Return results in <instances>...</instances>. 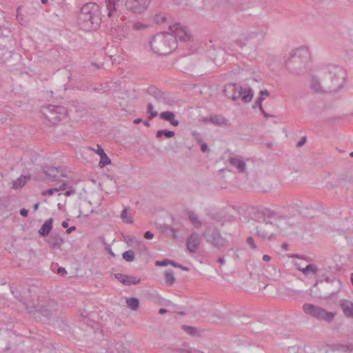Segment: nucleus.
Instances as JSON below:
<instances>
[{"label": "nucleus", "mask_w": 353, "mask_h": 353, "mask_svg": "<svg viewBox=\"0 0 353 353\" xmlns=\"http://www.w3.org/2000/svg\"><path fill=\"white\" fill-rule=\"evenodd\" d=\"M42 113L50 123L56 124L65 117L67 110L62 105L49 104L43 107Z\"/></svg>", "instance_id": "8"}, {"label": "nucleus", "mask_w": 353, "mask_h": 353, "mask_svg": "<svg viewBox=\"0 0 353 353\" xmlns=\"http://www.w3.org/2000/svg\"><path fill=\"white\" fill-rule=\"evenodd\" d=\"M151 50L159 55L170 54L177 48L176 39L172 34L159 32L152 39Z\"/></svg>", "instance_id": "2"}, {"label": "nucleus", "mask_w": 353, "mask_h": 353, "mask_svg": "<svg viewBox=\"0 0 353 353\" xmlns=\"http://www.w3.org/2000/svg\"><path fill=\"white\" fill-rule=\"evenodd\" d=\"M340 307L345 316L347 318H353V303L347 300H341Z\"/></svg>", "instance_id": "17"}, {"label": "nucleus", "mask_w": 353, "mask_h": 353, "mask_svg": "<svg viewBox=\"0 0 353 353\" xmlns=\"http://www.w3.org/2000/svg\"><path fill=\"white\" fill-rule=\"evenodd\" d=\"M45 175L51 181H61L63 177H66L67 174L62 167H54L46 165L43 170Z\"/></svg>", "instance_id": "9"}, {"label": "nucleus", "mask_w": 353, "mask_h": 353, "mask_svg": "<svg viewBox=\"0 0 353 353\" xmlns=\"http://www.w3.org/2000/svg\"><path fill=\"white\" fill-rule=\"evenodd\" d=\"M311 63V54L309 48L305 46H301L292 50L289 56L283 61V64L307 65Z\"/></svg>", "instance_id": "5"}, {"label": "nucleus", "mask_w": 353, "mask_h": 353, "mask_svg": "<svg viewBox=\"0 0 353 353\" xmlns=\"http://www.w3.org/2000/svg\"><path fill=\"white\" fill-rule=\"evenodd\" d=\"M203 236L208 244L218 250L223 251L229 245V241L221 236L220 231L214 226H208Z\"/></svg>", "instance_id": "6"}, {"label": "nucleus", "mask_w": 353, "mask_h": 353, "mask_svg": "<svg viewBox=\"0 0 353 353\" xmlns=\"http://www.w3.org/2000/svg\"><path fill=\"white\" fill-rule=\"evenodd\" d=\"M160 314H165L168 312V310L165 308H161L159 311Z\"/></svg>", "instance_id": "62"}, {"label": "nucleus", "mask_w": 353, "mask_h": 353, "mask_svg": "<svg viewBox=\"0 0 353 353\" xmlns=\"http://www.w3.org/2000/svg\"><path fill=\"white\" fill-rule=\"evenodd\" d=\"M150 3V0H126L127 10L133 13L141 14L145 11Z\"/></svg>", "instance_id": "10"}, {"label": "nucleus", "mask_w": 353, "mask_h": 353, "mask_svg": "<svg viewBox=\"0 0 353 353\" xmlns=\"http://www.w3.org/2000/svg\"><path fill=\"white\" fill-rule=\"evenodd\" d=\"M76 230V227L75 226H72L70 228H69L67 230H66V233L67 234H70L72 233L73 231H74Z\"/></svg>", "instance_id": "59"}, {"label": "nucleus", "mask_w": 353, "mask_h": 353, "mask_svg": "<svg viewBox=\"0 0 353 353\" xmlns=\"http://www.w3.org/2000/svg\"><path fill=\"white\" fill-rule=\"evenodd\" d=\"M97 149L96 150V153L98 154L100 157L105 154L103 149L101 147V145H97Z\"/></svg>", "instance_id": "53"}, {"label": "nucleus", "mask_w": 353, "mask_h": 353, "mask_svg": "<svg viewBox=\"0 0 353 353\" xmlns=\"http://www.w3.org/2000/svg\"><path fill=\"white\" fill-rule=\"evenodd\" d=\"M336 72H334V77L332 81H336V84L338 87H341L345 81V72L343 68H336Z\"/></svg>", "instance_id": "18"}, {"label": "nucleus", "mask_w": 353, "mask_h": 353, "mask_svg": "<svg viewBox=\"0 0 353 353\" xmlns=\"http://www.w3.org/2000/svg\"><path fill=\"white\" fill-rule=\"evenodd\" d=\"M332 350L344 353H353V345L336 343L332 345Z\"/></svg>", "instance_id": "23"}, {"label": "nucleus", "mask_w": 353, "mask_h": 353, "mask_svg": "<svg viewBox=\"0 0 353 353\" xmlns=\"http://www.w3.org/2000/svg\"><path fill=\"white\" fill-rule=\"evenodd\" d=\"M275 215V212L265 208H256L254 212V220L259 224L256 226V234L263 239H270L274 235L272 229L274 227L273 223L267 220Z\"/></svg>", "instance_id": "1"}, {"label": "nucleus", "mask_w": 353, "mask_h": 353, "mask_svg": "<svg viewBox=\"0 0 353 353\" xmlns=\"http://www.w3.org/2000/svg\"><path fill=\"white\" fill-rule=\"evenodd\" d=\"M146 92L153 97L159 103H169L171 101L168 93L159 90L155 86H150Z\"/></svg>", "instance_id": "12"}, {"label": "nucleus", "mask_w": 353, "mask_h": 353, "mask_svg": "<svg viewBox=\"0 0 353 353\" xmlns=\"http://www.w3.org/2000/svg\"><path fill=\"white\" fill-rule=\"evenodd\" d=\"M198 143L201 145V150L203 152H207L210 151V149L207 143L202 141L201 139H197Z\"/></svg>", "instance_id": "41"}, {"label": "nucleus", "mask_w": 353, "mask_h": 353, "mask_svg": "<svg viewBox=\"0 0 353 353\" xmlns=\"http://www.w3.org/2000/svg\"><path fill=\"white\" fill-rule=\"evenodd\" d=\"M58 192L57 188H50L44 192H43V195H49L51 196L54 194V192Z\"/></svg>", "instance_id": "47"}, {"label": "nucleus", "mask_w": 353, "mask_h": 353, "mask_svg": "<svg viewBox=\"0 0 353 353\" xmlns=\"http://www.w3.org/2000/svg\"><path fill=\"white\" fill-rule=\"evenodd\" d=\"M126 303L129 308L136 311L139 306V300L136 297H131L126 299Z\"/></svg>", "instance_id": "26"}, {"label": "nucleus", "mask_w": 353, "mask_h": 353, "mask_svg": "<svg viewBox=\"0 0 353 353\" xmlns=\"http://www.w3.org/2000/svg\"><path fill=\"white\" fill-rule=\"evenodd\" d=\"M306 141H307V138L306 137H303L296 143V146L297 148H301L302 147L303 145H305V143H306Z\"/></svg>", "instance_id": "48"}, {"label": "nucleus", "mask_w": 353, "mask_h": 353, "mask_svg": "<svg viewBox=\"0 0 353 353\" xmlns=\"http://www.w3.org/2000/svg\"><path fill=\"white\" fill-rule=\"evenodd\" d=\"M9 32L10 31L8 28L0 26V34H1L3 36L7 37Z\"/></svg>", "instance_id": "50"}, {"label": "nucleus", "mask_w": 353, "mask_h": 353, "mask_svg": "<svg viewBox=\"0 0 353 353\" xmlns=\"http://www.w3.org/2000/svg\"><path fill=\"white\" fill-rule=\"evenodd\" d=\"M188 219L196 228H200L201 226V222L199 221L196 214L193 212H188Z\"/></svg>", "instance_id": "29"}, {"label": "nucleus", "mask_w": 353, "mask_h": 353, "mask_svg": "<svg viewBox=\"0 0 353 353\" xmlns=\"http://www.w3.org/2000/svg\"><path fill=\"white\" fill-rule=\"evenodd\" d=\"M170 265H172L173 267L178 268H181V264L176 263V261H174L173 260H170Z\"/></svg>", "instance_id": "57"}, {"label": "nucleus", "mask_w": 353, "mask_h": 353, "mask_svg": "<svg viewBox=\"0 0 353 353\" xmlns=\"http://www.w3.org/2000/svg\"><path fill=\"white\" fill-rule=\"evenodd\" d=\"M122 258L127 262H132L135 259L134 252L132 250H127L122 254Z\"/></svg>", "instance_id": "32"}, {"label": "nucleus", "mask_w": 353, "mask_h": 353, "mask_svg": "<svg viewBox=\"0 0 353 353\" xmlns=\"http://www.w3.org/2000/svg\"><path fill=\"white\" fill-rule=\"evenodd\" d=\"M94 92H105L108 93L110 91V87L107 83L100 84L99 86H95L92 88Z\"/></svg>", "instance_id": "37"}, {"label": "nucleus", "mask_w": 353, "mask_h": 353, "mask_svg": "<svg viewBox=\"0 0 353 353\" xmlns=\"http://www.w3.org/2000/svg\"><path fill=\"white\" fill-rule=\"evenodd\" d=\"M57 273L63 276L67 274V271L64 268L59 267L57 270Z\"/></svg>", "instance_id": "55"}, {"label": "nucleus", "mask_w": 353, "mask_h": 353, "mask_svg": "<svg viewBox=\"0 0 353 353\" xmlns=\"http://www.w3.org/2000/svg\"><path fill=\"white\" fill-rule=\"evenodd\" d=\"M141 281V279L133 276L127 275V279L125 280V285H131L139 284Z\"/></svg>", "instance_id": "35"}, {"label": "nucleus", "mask_w": 353, "mask_h": 353, "mask_svg": "<svg viewBox=\"0 0 353 353\" xmlns=\"http://www.w3.org/2000/svg\"><path fill=\"white\" fill-rule=\"evenodd\" d=\"M21 9V6H19L17 8V16H16V17H17V21L21 24H22V21H23V16L20 14Z\"/></svg>", "instance_id": "46"}, {"label": "nucleus", "mask_w": 353, "mask_h": 353, "mask_svg": "<svg viewBox=\"0 0 353 353\" xmlns=\"http://www.w3.org/2000/svg\"><path fill=\"white\" fill-rule=\"evenodd\" d=\"M159 117L161 119L168 121L170 124L174 126H178L179 121L175 119V114L172 111H164L159 114Z\"/></svg>", "instance_id": "19"}, {"label": "nucleus", "mask_w": 353, "mask_h": 353, "mask_svg": "<svg viewBox=\"0 0 353 353\" xmlns=\"http://www.w3.org/2000/svg\"><path fill=\"white\" fill-rule=\"evenodd\" d=\"M264 100V98L260 95V97L256 99L257 102L259 103V108L261 112H263V108L262 105V102Z\"/></svg>", "instance_id": "51"}, {"label": "nucleus", "mask_w": 353, "mask_h": 353, "mask_svg": "<svg viewBox=\"0 0 353 353\" xmlns=\"http://www.w3.org/2000/svg\"><path fill=\"white\" fill-rule=\"evenodd\" d=\"M78 19L85 28L97 29L102 20L99 6L93 2L84 4L81 8Z\"/></svg>", "instance_id": "3"}, {"label": "nucleus", "mask_w": 353, "mask_h": 353, "mask_svg": "<svg viewBox=\"0 0 353 353\" xmlns=\"http://www.w3.org/2000/svg\"><path fill=\"white\" fill-rule=\"evenodd\" d=\"M246 243L252 250H256L257 247L254 243V239L252 236H248L247 238Z\"/></svg>", "instance_id": "45"}, {"label": "nucleus", "mask_w": 353, "mask_h": 353, "mask_svg": "<svg viewBox=\"0 0 353 353\" xmlns=\"http://www.w3.org/2000/svg\"><path fill=\"white\" fill-rule=\"evenodd\" d=\"M61 225L64 228H67L68 227V223L66 221L62 222Z\"/></svg>", "instance_id": "64"}, {"label": "nucleus", "mask_w": 353, "mask_h": 353, "mask_svg": "<svg viewBox=\"0 0 353 353\" xmlns=\"http://www.w3.org/2000/svg\"><path fill=\"white\" fill-rule=\"evenodd\" d=\"M218 262L221 264V265H223L225 263V259L223 257H220L218 259Z\"/></svg>", "instance_id": "63"}, {"label": "nucleus", "mask_w": 353, "mask_h": 353, "mask_svg": "<svg viewBox=\"0 0 353 353\" xmlns=\"http://www.w3.org/2000/svg\"><path fill=\"white\" fill-rule=\"evenodd\" d=\"M170 259H164L163 261H157L155 265L159 267H165L170 265Z\"/></svg>", "instance_id": "42"}, {"label": "nucleus", "mask_w": 353, "mask_h": 353, "mask_svg": "<svg viewBox=\"0 0 353 353\" xmlns=\"http://www.w3.org/2000/svg\"><path fill=\"white\" fill-rule=\"evenodd\" d=\"M201 242V236L198 233H192L187 240V248L191 253H195Z\"/></svg>", "instance_id": "14"}, {"label": "nucleus", "mask_w": 353, "mask_h": 353, "mask_svg": "<svg viewBox=\"0 0 353 353\" xmlns=\"http://www.w3.org/2000/svg\"><path fill=\"white\" fill-rule=\"evenodd\" d=\"M28 69H29L30 71H24V72H21V74H23L25 73L26 74L28 75V76H32V70L30 69V68H28Z\"/></svg>", "instance_id": "60"}, {"label": "nucleus", "mask_w": 353, "mask_h": 353, "mask_svg": "<svg viewBox=\"0 0 353 353\" xmlns=\"http://www.w3.org/2000/svg\"><path fill=\"white\" fill-rule=\"evenodd\" d=\"M54 303L53 302L49 303L48 305H42L38 310L43 316L48 319L54 318L57 316V310L54 308Z\"/></svg>", "instance_id": "15"}, {"label": "nucleus", "mask_w": 353, "mask_h": 353, "mask_svg": "<svg viewBox=\"0 0 353 353\" xmlns=\"http://www.w3.org/2000/svg\"><path fill=\"white\" fill-rule=\"evenodd\" d=\"M270 259H271V257L268 254H265L263 256V260L264 261H270Z\"/></svg>", "instance_id": "61"}, {"label": "nucleus", "mask_w": 353, "mask_h": 353, "mask_svg": "<svg viewBox=\"0 0 353 353\" xmlns=\"http://www.w3.org/2000/svg\"><path fill=\"white\" fill-rule=\"evenodd\" d=\"M176 279L174 272L172 270H166L165 272V282L167 285L171 286L175 283Z\"/></svg>", "instance_id": "25"}, {"label": "nucleus", "mask_w": 353, "mask_h": 353, "mask_svg": "<svg viewBox=\"0 0 353 353\" xmlns=\"http://www.w3.org/2000/svg\"><path fill=\"white\" fill-rule=\"evenodd\" d=\"M110 163L111 160L105 153L100 157V161L99 163V166L100 168H104L105 165H109Z\"/></svg>", "instance_id": "36"}, {"label": "nucleus", "mask_w": 353, "mask_h": 353, "mask_svg": "<svg viewBox=\"0 0 353 353\" xmlns=\"http://www.w3.org/2000/svg\"><path fill=\"white\" fill-rule=\"evenodd\" d=\"M264 100V98L260 95V97L256 99L257 102L259 103V108L261 112H263V108L262 105V102Z\"/></svg>", "instance_id": "52"}, {"label": "nucleus", "mask_w": 353, "mask_h": 353, "mask_svg": "<svg viewBox=\"0 0 353 353\" xmlns=\"http://www.w3.org/2000/svg\"><path fill=\"white\" fill-rule=\"evenodd\" d=\"M147 112L150 113L149 119H152L153 118L156 117L158 115V112L155 110H154L153 105L150 103L148 104L147 106Z\"/></svg>", "instance_id": "39"}, {"label": "nucleus", "mask_w": 353, "mask_h": 353, "mask_svg": "<svg viewBox=\"0 0 353 353\" xmlns=\"http://www.w3.org/2000/svg\"><path fill=\"white\" fill-rule=\"evenodd\" d=\"M146 28H148V25L140 21H135L132 23V28L136 31L143 30Z\"/></svg>", "instance_id": "38"}, {"label": "nucleus", "mask_w": 353, "mask_h": 353, "mask_svg": "<svg viewBox=\"0 0 353 353\" xmlns=\"http://www.w3.org/2000/svg\"><path fill=\"white\" fill-rule=\"evenodd\" d=\"M304 312L318 320L324 321L327 323L333 321L336 313L327 312L324 308L311 303H305L303 305Z\"/></svg>", "instance_id": "7"}, {"label": "nucleus", "mask_w": 353, "mask_h": 353, "mask_svg": "<svg viewBox=\"0 0 353 353\" xmlns=\"http://www.w3.org/2000/svg\"><path fill=\"white\" fill-rule=\"evenodd\" d=\"M181 329L184 332H185L187 334H188L192 336H199L198 330L195 327L183 325H181Z\"/></svg>", "instance_id": "30"}, {"label": "nucleus", "mask_w": 353, "mask_h": 353, "mask_svg": "<svg viewBox=\"0 0 353 353\" xmlns=\"http://www.w3.org/2000/svg\"><path fill=\"white\" fill-rule=\"evenodd\" d=\"M61 183L59 187H56L57 191H61L67 190L68 188H72V182L68 180H61L60 181Z\"/></svg>", "instance_id": "34"}, {"label": "nucleus", "mask_w": 353, "mask_h": 353, "mask_svg": "<svg viewBox=\"0 0 353 353\" xmlns=\"http://www.w3.org/2000/svg\"><path fill=\"white\" fill-rule=\"evenodd\" d=\"M114 276L115 279L119 280L121 283H123L124 285L125 280V279H127V274H123L121 273H117V274H114Z\"/></svg>", "instance_id": "40"}, {"label": "nucleus", "mask_w": 353, "mask_h": 353, "mask_svg": "<svg viewBox=\"0 0 353 353\" xmlns=\"http://www.w3.org/2000/svg\"><path fill=\"white\" fill-rule=\"evenodd\" d=\"M119 0H105V12L108 18L113 19L117 16V6Z\"/></svg>", "instance_id": "13"}, {"label": "nucleus", "mask_w": 353, "mask_h": 353, "mask_svg": "<svg viewBox=\"0 0 353 353\" xmlns=\"http://www.w3.org/2000/svg\"><path fill=\"white\" fill-rule=\"evenodd\" d=\"M47 242L51 248L59 249L63 243V239L59 234H52Z\"/></svg>", "instance_id": "16"}, {"label": "nucleus", "mask_w": 353, "mask_h": 353, "mask_svg": "<svg viewBox=\"0 0 353 353\" xmlns=\"http://www.w3.org/2000/svg\"><path fill=\"white\" fill-rule=\"evenodd\" d=\"M28 210L26 208H22L20 210V214L23 216V217H26L28 214Z\"/></svg>", "instance_id": "56"}, {"label": "nucleus", "mask_w": 353, "mask_h": 353, "mask_svg": "<svg viewBox=\"0 0 353 353\" xmlns=\"http://www.w3.org/2000/svg\"><path fill=\"white\" fill-rule=\"evenodd\" d=\"M229 163L232 166L236 167L239 170V172H245L246 165H245V163L243 160H241L239 158H236V157H231L229 159Z\"/></svg>", "instance_id": "21"}, {"label": "nucleus", "mask_w": 353, "mask_h": 353, "mask_svg": "<svg viewBox=\"0 0 353 353\" xmlns=\"http://www.w3.org/2000/svg\"><path fill=\"white\" fill-rule=\"evenodd\" d=\"M223 93L225 97L234 101L241 98L244 103L251 101L254 96L252 88H248L244 89L236 83H228L225 85L223 89Z\"/></svg>", "instance_id": "4"}, {"label": "nucleus", "mask_w": 353, "mask_h": 353, "mask_svg": "<svg viewBox=\"0 0 353 353\" xmlns=\"http://www.w3.org/2000/svg\"><path fill=\"white\" fill-rule=\"evenodd\" d=\"M310 86V88L315 92H319L322 91L319 81L316 76H312Z\"/></svg>", "instance_id": "24"}, {"label": "nucleus", "mask_w": 353, "mask_h": 353, "mask_svg": "<svg viewBox=\"0 0 353 353\" xmlns=\"http://www.w3.org/2000/svg\"><path fill=\"white\" fill-rule=\"evenodd\" d=\"M26 181H27L26 176L21 175L17 180L13 181L12 188L14 189L20 188L26 184Z\"/></svg>", "instance_id": "31"}, {"label": "nucleus", "mask_w": 353, "mask_h": 353, "mask_svg": "<svg viewBox=\"0 0 353 353\" xmlns=\"http://www.w3.org/2000/svg\"><path fill=\"white\" fill-rule=\"evenodd\" d=\"M75 193V189L72 187L70 188H68L67 190L65 192L64 194L66 196H70Z\"/></svg>", "instance_id": "49"}, {"label": "nucleus", "mask_w": 353, "mask_h": 353, "mask_svg": "<svg viewBox=\"0 0 353 353\" xmlns=\"http://www.w3.org/2000/svg\"><path fill=\"white\" fill-rule=\"evenodd\" d=\"M290 72L294 75H302L305 73L301 68H294L290 70Z\"/></svg>", "instance_id": "44"}, {"label": "nucleus", "mask_w": 353, "mask_h": 353, "mask_svg": "<svg viewBox=\"0 0 353 353\" xmlns=\"http://www.w3.org/2000/svg\"><path fill=\"white\" fill-rule=\"evenodd\" d=\"M137 248L141 253L147 252V248L143 241H137Z\"/></svg>", "instance_id": "43"}, {"label": "nucleus", "mask_w": 353, "mask_h": 353, "mask_svg": "<svg viewBox=\"0 0 353 353\" xmlns=\"http://www.w3.org/2000/svg\"><path fill=\"white\" fill-rule=\"evenodd\" d=\"M175 133L172 130H168L166 129L159 130L156 133V138L161 139L163 136L165 137L168 139L172 138L174 136Z\"/></svg>", "instance_id": "27"}, {"label": "nucleus", "mask_w": 353, "mask_h": 353, "mask_svg": "<svg viewBox=\"0 0 353 353\" xmlns=\"http://www.w3.org/2000/svg\"><path fill=\"white\" fill-rule=\"evenodd\" d=\"M52 223H53V219L50 218L48 220H46L44 223L41 225V228L39 230V234L41 236H48L52 229Z\"/></svg>", "instance_id": "20"}, {"label": "nucleus", "mask_w": 353, "mask_h": 353, "mask_svg": "<svg viewBox=\"0 0 353 353\" xmlns=\"http://www.w3.org/2000/svg\"><path fill=\"white\" fill-rule=\"evenodd\" d=\"M154 237V234L150 231H147L144 234V238L146 239H152Z\"/></svg>", "instance_id": "54"}, {"label": "nucleus", "mask_w": 353, "mask_h": 353, "mask_svg": "<svg viewBox=\"0 0 353 353\" xmlns=\"http://www.w3.org/2000/svg\"><path fill=\"white\" fill-rule=\"evenodd\" d=\"M128 208H123V210H122V212L121 213V219L123 220V222H125L126 223H133V218L130 216H128Z\"/></svg>", "instance_id": "33"}, {"label": "nucleus", "mask_w": 353, "mask_h": 353, "mask_svg": "<svg viewBox=\"0 0 353 353\" xmlns=\"http://www.w3.org/2000/svg\"><path fill=\"white\" fill-rule=\"evenodd\" d=\"M259 94L262 97L264 95L268 97L270 95V92L267 90H264L260 91Z\"/></svg>", "instance_id": "58"}, {"label": "nucleus", "mask_w": 353, "mask_h": 353, "mask_svg": "<svg viewBox=\"0 0 353 353\" xmlns=\"http://www.w3.org/2000/svg\"><path fill=\"white\" fill-rule=\"evenodd\" d=\"M297 269L302 272L304 274L307 275L310 272L315 274L317 272V268L313 264H308L305 268H301L297 267Z\"/></svg>", "instance_id": "28"}, {"label": "nucleus", "mask_w": 353, "mask_h": 353, "mask_svg": "<svg viewBox=\"0 0 353 353\" xmlns=\"http://www.w3.org/2000/svg\"><path fill=\"white\" fill-rule=\"evenodd\" d=\"M170 30L176 39H179L182 41H188L190 39L191 35L187 30L185 27L181 26L180 24H175L170 27Z\"/></svg>", "instance_id": "11"}, {"label": "nucleus", "mask_w": 353, "mask_h": 353, "mask_svg": "<svg viewBox=\"0 0 353 353\" xmlns=\"http://www.w3.org/2000/svg\"><path fill=\"white\" fill-rule=\"evenodd\" d=\"M207 120L218 126L229 124L228 120L221 115L210 116V118L208 119Z\"/></svg>", "instance_id": "22"}]
</instances>
